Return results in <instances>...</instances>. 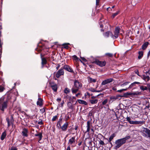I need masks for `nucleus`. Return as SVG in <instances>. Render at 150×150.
Here are the masks:
<instances>
[{
  "label": "nucleus",
  "instance_id": "obj_54",
  "mask_svg": "<svg viewBox=\"0 0 150 150\" xmlns=\"http://www.w3.org/2000/svg\"><path fill=\"white\" fill-rule=\"evenodd\" d=\"M103 25L102 24H100V27L102 28V29H101L100 30L101 32H104V30L103 29Z\"/></svg>",
  "mask_w": 150,
  "mask_h": 150
},
{
  "label": "nucleus",
  "instance_id": "obj_38",
  "mask_svg": "<svg viewBox=\"0 0 150 150\" xmlns=\"http://www.w3.org/2000/svg\"><path fill=\"white\" fill-rule=\"evenodd\" d=\"M119 11H117L116 13H113L112 15L111 18H114L116 16H117L119 13Z\"/></svg>",
  "mask_w": 150,
  "mask_h": 150
},
{
  "label": "nucleus",
  "instance_id": "obj_29",
  "mask_svg": "<svg viewBox=\"0 0 150 150\" xmlns=\"http://www.w3.org/2000/svg\"><path fill=\"white\" fill-rule=\"evenodd\" d=\"M62 122V119L59 118L57 122V127H58L59 128V126H60V125H61Z\"/></svg>",
  "mask_w": 150,
  "mask_h": 150
},
{
  "label": "nucleus",
  "instance_id": "obj_13",
  "mask_svg": "<svg viewBox=\"0 0 150 150\" xmlns=\"http://www.w3.org/2000/svg\"><path fill=\"white\" fill-rule=\"evenodd\" d=\"M41 58V64H42V68L43 67L44 65L46 64L47 63V61L45 57H42V54H40Z\"/></svg>",
  "mask_w": 150,
  "mask_h": 150
},
{
  "label": "nucleus",
  "instance_id": "obj_59",
  "mask_svg": "<svg viewBox=\"0 0 150 150\" xmlns=\"http://www.w3.org/2000/svg\"><path fill=\"white\" fill-rule=\"evenodd\" d=\"M90 91H91L92 92H96V90L94 88H91V89L89 90Z\"/></svg>",
  "mask_w": 150,
  "mask_h": 150
},
{
  "label": "nucleus",
  "instance_id": "obj_51",
  "mask_svg": "<svg viewBox=\"0 0 150 150\" xmlns=\"http://www.w3.org/2000/svg\"><path fill=\"white\" fill-rule=\"evenodd\" d=\"M127 120L128 121L130 124H131V121L130 117H127L126 118Z\"/></svg>",
  "mask_w": 150,
  "mask_h": 150
},
{
  "label": "nucleus",
  "instance_id": "obj_25",
  "mask_svg": "<svg viewBox=\"0 0 150 150\" xmlns=\"http://www.w3.org/2000/svg\"><path fill=\"white\" fill-rule=\"evenodd\" d=\"M35 136L36 137H38L39 138L38 142L41 140L42 137V133H40L39 134H35Z\"/></svg>",
  "mask_w": 150,
  "mask_h": 150
},
{
  "label": "nucleus",
  "instance_id": "obj_52",
  "mask_svg": "<svg viewBox=\"0 0 150 150\" xmlns=\"http://www.w3.org/2000/svg\"><path fill=\"white\" fill-rule=\"evenodd\" d=\"M140 83L139 82H134L132 83V87L135 86L136 84H139Z\"/></svg>",
  "mask_w": 150,
  "mask_h": 150
},
{
  "label": "nucleus",
  "instance_id": "obj_1",
  "mask_svg": "<svg viewBox=\"0 0 150 150\" xmlns=\"http://www.w3.org/2000/svg\"><path fill=\"white\" fill-rule=\"evenodd\" d=\"M9 101V97L3 96L0 98V110L4 113L8 106V103Z\"/></svg>",
  "mask_w": 150,
  "mask_h": 150
},
{
  "label": "nucleus",
  "instance_id": "obj_64",
  "mask_svg": "<svg viewBox=\"0 0 150 150\" xmlns=\"http://www.w3.org/2000/svg\"><path fill=\"white\" fill-rule=\"evenodd\" d=\"M66 150H71V148L69 145L67 146Z\"/></svg>",
  "mask_w": 150,
  "mask_h": 150
},
{
  "label": "nucleus",
  "instance_id": "obj_60",
  "mask_svg": "<svg viewBox=\"0 0 150 150\" xmlns=\"http://www.w3.org/2000/svg\"><path fill=\"white\" fill-rule=\"evenodd\" d=\"M134 72H135V73L137 74L138 76H140V75H139V72L138 70H135L134 71Z\"/></svg>",
  "mask_w": 150,
  "mask_h": 150
},
{
  "label": "nucleus",
  "instance_id": "obj_55",
  "mask_svg": "<svg viewBox=\"0 0 150 150\" xmlns=\"http://www.w3.org/2000/svg\"><path fill=\"white\" fill-rule=\"evenodd\" d=\"M80 58L84 62H87V60L84 57H80Z\"/></svg>",
  "mask_w": 150,
  "mask_h": 150
},
{
  "label": "nucleus",
  "instance_id": "obj_5",
  "mask_svg": "<svg viewBox=\"0 0 150 150\" xmlns=\"http://www.w3.org/2000/svg\"><path fill=\"white\" fill-rule=\"evenodd\" d=\"M120 30V28L119 26L116 27L115 28L114 31V35H113L112 33V38L114 39H115L117 38Z\"/></svg>",
  "mask_w": 150,
  "mask_h": 150
},
{
  "label": "nucleus",
  "instance_id": "obj_19",
  "mask_svg": "<svg viewBox=\"0 0 150 150\" xmlns=\"http://www.w3.org/2000/svg\"><path fill=\"white\" fill-rule=\"evenodd\" d=\"M112 32L110 31L106 32L103 34V35L105 37L108 38L110 35L112 38Z\"/></svg>",
  "mask_w": 150,
  "mask_h": 150
},
{
  "label": "nucleus",
  "instance_id": "obj_16",
  "mask_svg": "<svg viewBox=\"0 0 150 150\" xmlns=\"http://www.w3.org/2000/svg\"><path fill=\"white\" fill-rule=\"evenodd\" d=\"M22 135L24 137H27L28 136V129L24 128L23 129V131L22 132Z\"/></svg>",
  "mask_w": 150,
  "mask_h": 150
},
{
  "label": "nucleus",
  "instance_id": "obj_61",
  "mask_svg": "<svg viewBox=\"0 0 150 150\" xmlns=\"http://www.w3.org/2000/svg\"><path fill=\"white\" fill-rule=\"evenodd\" d=\"M64 103V100H63L62 102L60 104L61 105V107H63V105Z\"/></svg>",
  "mask_w": 150,
  "mask_h": 150
},
{
  "label": "nucleus",
  "instance_id": "obj_50",
  "mask_svg": "<svg viewBox=\"0 0 150 150\" xmlns=\"http://www.w3.org/2000/svg\"><path fill=\"white\" fill-rule=\"evenodd\" d=\"M100 0H96V6L97 7L99 5Z\"/></svg>",
  "mask_w": 150,
  "mask_h": 150
},
{
  "label": "nucleus",
  "instance_id": "obj_56",
  "mask_svg": "<svg viewBox=\"0 0 150 150\" xmlns=\"http://www.w3.org/2000/svg\"><path fill=\"white\" fill-rule=\"evenodd\" d=\"M10 150H18V149L16 147L12 146Z\"/></svg>",
  "mask_w": 150,
  "mask_h": 150
},
{
  "label": "nucleus",
  "instance_id": "obj_33",
  "mask_svg": "<svg viewBox=\"0 0 150 150\" xmlns=\"http://www.w3.org/2000/svg\"><path fill=\"white\" fill-rule=\"evenodd\" d=\"M6 121L7 122V127H9L11 125H13V123H11V122L10 121V119L8 117H7L6 119Z\"/></svg>",
  "mask_w": 150,
  "mask_h": 150
},
{
  "label": "nucleus",
  "instance_id": "obj_11",
  "mask_svg": "<svg viewBox=\"0 0 150 150\" xmlns=\"http://www.w3.org/2000/svg\"><path fill=\"white\" fill-rule=\"evenodd\" d=\"M51 87L54 92H57V85L54 83V82H50Z\"/></svg>",
  "mask_w": 150,
  "mask_h": 150
},
{
  "label": "nucleus",
  "instance_id": "obj_7",
  "mask_svg": "<svg viewBox=\"0 0 150 150\" xmlns=\"http://www.w3.org/2000/svg\"><path fill=\"white\" fill-rule=\"evenodd\" d=\"M120 95H118L115 96H111L110 97V102L111 101V102L116 100H120L121 98V97Z\"/></svg>",
  "mask_w": 150,
  "mask_h": 150
},
{
  "label": "nucleus",
  "instance_id": "obj_27",
  "mask_svg": "<svg viewBox=\"0 0 150 150\" xmlns=\"http://www.w3.org/2000/svg\"><path fill=\"white\" fill-rule=\"evenodd\" d=\"M6 135V132L5 131L2 134L1 137V140H3L5 139Z\"/></svg>",
  "mask_w": 150,
  "mask_h": 150
},
{
  "label": "nucleus",
  "instance_id": "obj_32",
  "mask_svg": "<svg viewBox=\"0 0 150 150\" xmlns=\"http://www.w3.org/2000/svg\"><path fill=\"white\" fill-rule=\"evenodd\" d=\"M98 99H95L90 100L89 101L91 104H94L98 102Z\"/></svg>",
  "mask_w": 150,
  "mask_h": 150
},
{
  "label": "nucleus",
  "instance_id": "obj_57",
  "mask_svg": "<svg viewBox=\"0 0 150 150\" xmlns=\"http://www.w3.org/2000/svg\"><path fill=\"white\" fill-rule=\"evenodd\" d=\"M38 124L40 125H43L44 124L42 120H41L40 121L38 122Z\"/></svg>",
  "mask_w": 150,
  "mask_h": 150
},
{
  "label": "nucleus",
  "instance_id": "obj_35",
  "mask_svg": "<svg viewBox=\"0 0 150 150\" xmlns=\"http://www.w3.org/2000/svg\"><path fill=\"white\" fill-rule=\"evenodd\" d=\"M129 95H131V93L127 92V93H123V95H121V96H122L121 98L123 97H127Z\"/></svg>",
  "mask_w": 150,
  "mask_h": 150
},
{
  "label": "nucleus",
  "instance_id": "obj_45",
  "mask_svg": "<svg viewBox=\"0 0 150 150\" xmlns=\"http://www.w3.org/2000/svg\"><path fill=\"white\" fill-rule=\"evenodd\" d=\"M108 100L107 99H105L102 102V105H105L107 103Z\"/></svg>",
  "mask_w": 150,
  "mask_h": 150
},
{
  "label": "nucleus",
  "instance_id": "obj_9",
  "mask_svg": "<svg viewBox=\"0 0 150 150\" xmlns=\"http://www.w3.org/2000/svg\"><path fill=\"white\" fill-rule=\"evenodd\" d=\"M64 73L63 69L62 67L57 72L56 74V76L57 78H59L61 76L63 75Z\"/></svg>",
  "mask_w": 150,
  "mask_h": 150
},
{
  "label": "nucleus",
  "instance_id": "obj_22",
  "mask_svg": "<svg viewBox=\"0 0 150 150\" xmlns=\"http://www.w3.org/2000/svg\"><path fill=\"white\" fill-rule=\"evenodd\" d=\"M149 44V42H144L142 45V49L143 50H145Z\"/></svg>",
  "mask_w": 150,
  "mask_h": 150
},
{
  "label": "nucleus",
  "instance_id": "obj_49",
  "mask_svg": "<svg viewBox=\"0 0 150 150\" xmlns=\"http://www.w3.org/2000/svg\"><path fill=\"white\" fill-rule=\"evenodd\" d=\"M99 144L101 145H103L105 144L104 143V142L101 140L100 139V141H99Z\"/></svg>",
  "mask_w": 150,
  "mask_h": 150
},
{
  "label": "nucleus",
  "instance_id": "obj_39",
  "mask_svg": "<svg viewBox=\"0 0 150 150\" xmlns=\"http://www.w3.org/2000/svg\"><path fill=\"white\" fill-rule=\"evenodd\" d=\"M89 82L90 83L94 82L95 83L96 81V79H93L91 77L89 78Z\"/></svg>",
  "mask_w": 150,
  "mask_h": 150
},
{
  "label": "nucleus",
  "instance_id": "obj_62",
  "mask_svg": "<svg viewBox=\"0 0 150 150\" xmlns=\"http://www.w3.org/2000/svg\"><path fill=\"white\" fill-rule=\"evenodd\" d=\"M60 67V65L59 64H57V66L56 67V69H57V70Z\"/></svg>",
  "mask_w": 150,
  "mask_h": 150
},
{
  "label": "nucleus",
  "instance_id": "obj_10",
  "mask_svg": "<svg viewBox=\"0 0 150 150\" xmlns=\"http://www.w3.org/2000/svg\"><path fill=\"white\" fill-rule=\"evenodd\" d=\"M68 125L69 122H66L62 126L60 125V126H59L62 131H66L67 130Z\"/></svg>",
  "mask_w": 150,
  "mask_h": 150
},
{
  "label": "nucleus",
  "instance_id": "obj_40",
  "mask_svg": "<svg viewBox=\"0 0 150 150\" xmlns=\"http://www.w3.org/2000/svg\"><path fill=\"white\" fill-rule=\"evenodd\" d=\"M70 92V90L68 88H65L64 90V93L66 94H67Z\"/></svg>",
  "mask_w": 150,
  "mask_h": 150
},
{
  "label": "nucleus",
  "instance_id": "obj_30",
  "mask_svg": "<svg viewBox=\"0 0 150 150\" xmlns=\"http://www.w3.org/2000/svg\"><path fill=\"white\" fill-rule=\"evenodd\" d=\"M78 101L80 104H84L85 105H87L88 104L87 103L86 101L82 100H78Z\"/></svg>",
  "mask_w": 150,
  "mask_h": 150
},
{
  "label": "nucleus",
  "instance_id": "obj_48",
  "mask_svg": "<svg viewBox=\"0 0 150 150\" xmlns=\"http://www.w3.org/2000/svg\"><path fill=\"white\" fill-rule=\"evenodd\" d=\"M73 57L74 60L76 61H77L79 59V58L76 55H74L73 56Z\"/></svg>",
  "mask_w": 150,
  "mask_h": 150
},
{
  "label": "nucleus",
  "instance_id": "obj_2",
  "mask_svg": "<svg viewBox=\"0 0 150 150\" xmlns=\"http://www.w3.org/2000/svg\"><path fill=\"white\" fill-rule=\"evenodd\" d=\"M82 86V84L78 80H75L74 81V85L71 89L72 93L73 94L76 93Z\"/></svg>",
  "mask_w": 150,
  "mask_h": 150
},
{
  "label": "nucleus",
  "instance_id": "obj_4",
  "mask_svg": "<svg viewBox=\"0 0 150 150\" xmlns=\"http://www.w3.org/2000/svg\"><path fill=\"white\" fill-rule=\"evenodd\" d=\"M64 69L67 71L70 72L73 74V75L75 76L77 74V72H74L72 68L69 65L65 64L62 67Z\"/></svg>",
  "mask_w": 150,
  "mask_h": 150
},
{
  "label": "nucleus",
  "instance_id": "obj_31",
  "mask_svg": "<svg viewBox=\"0 0 150 150\" xmlns=\"http://www.w3.org/2000/svg\"><path fill=\"white\" fill-rule=\"evenodd\" d=\"M142 79L147 82L150 80V77L149 76H146L145 75H143Z\"/></svg>",
  "mask_w": 150,
  "mask_h": 150
},
{
  "label": "nucleus",
  "instance_id": "obj_58",
  "mask_svg": "<svg viewBox=\"0 0 150 150\" xmlns=\"http://www.w3.org/2000/svg\"><path fill=\"white\" fill-rule=\"evenodd\" d=\"M146 85L148 86V89L149 92L150 93V84L149 83H147Z\"/></svg>",
  "mask_w": 150,
  "mask_h": 150
},
{
  "label": "nucleus",
  "instance_id": "obj_14",
  "mask_svg": "<svg viewBox=\"0 0 150 150\" xmlns=\"http://www.w3.org/2000/svg\"><path fill=\"white\" fill-rule=\"evenodd\" d=\"M143 131L146 133L145 136L150 138V130L147 128H144Z\"/></svg>",
  "mask_w": 150,
  "mask_h": 150
},
{
  "label": "nucleus",
  "instance_id": "obj_42",
  "mask_svg": "<svg viewBox=\"0 0 150 150\" xmlns=\"http://www.w3.org/2000/svg\"><path fill=\"white\" fill-rule=\"evenodd\" d=\"M58 114H57V115H55L52 118V121L54 122L58 118Z\"/></svg>",
  "mask_w": 150,
  "mask_h": 150
},
{
  "label": "nucleus",
  "instance_id": "obj_20",
  "mask_svg": "<svg viewBox=\"0 0 150 150\" xmlns=\"http://www.w3.org/2000/svg\"><path fill=\"white\" fill-rule=\"evenodd\" d=\"M132 134H133V138H136L138 137V133L137 130H133L132 131Z\"/></svg>",
  "mask_w": 150,
  "mask_h": 150
},
{
  "label": "nucleus",
  "instance_id": "obj_12",
  "mask_svg": "<svg viewBox=\"0 0 150 150\" xmlns=\"http://www.w3.org/2000/svg\"><path fill=\"white\" fill-rule=\"evenodd\" d=\"M114 81L112 78H109L103 81L101 84V85H104L108 83H110Z\"/></svg>",
  "mask_w": 150,
  "mask_h": 150
},
{
  "label": "nucleus",
  "instance_id": "obj_15",
  "mask_svg": "<svg viewBox=\"0 0 150 150\" xmlns=\"http://www.w3.org/2000/svg\"><path fill=\"white\" fill-rule=\"evenodd\" d=\"M92 122H90V121L89 120L87 121V132H89L90 131V128L91 127H93L92 126Z\"/></svg>",
  "mask_w": 150,
  "mask_h": 150
},
{
  "label": "nucleus",
  "instance_id": "obj_3",
  "mask_svg": "<svg viewBox=\"0 0 150 150\" xmlns=\"http://www.w3.org/2000/svg\"><path fill=\"white\" fill-rule=\"evenodd\" d=\"M130 138V136H127L124 138L118 139L116 140L115 143L116 145L115 147V149H117L122 145L125 143L127 140Z\"/></svg>",
  "mask_w": 150,
  "mask_h": 150
},
{
  "label": "nucleus",
  "instance_id": "obj_21",
  "mask_svg": "<svg viewBox=\"0 0 150 150\" xmlns=\"http://www.w3.org/2000/svg\"><path fill=\"white\" fill-rule=\"evenodd\" d=\"M116 111L115 112V115L117 117L118 116H120L122 114V109H117L116 110Z\"/></svg>",
  "mask_w": 150,
  "mask_h": 150
},
{
  "label": "nucleus",
  "instance_id": "obj_8",
  "mask_svg": "<svg viewBox=\"0 0 150 150\" xmlns=\"http://www.w3.org/2000/svg\"><path fill=\"white\" fill-rule=\"evenodd\" d=\"M45 46L41 42H40L38 45V47L36 49V50L39 52H41L42 50L45 48Z\"/></svg>",
  "mask_w": 150,
  "mask_h": 150
},
{
  "label": "nucleus",
  "instance_id": "obj_24",
  "mask_svg": "<svg viewBox=\"0 0 150 150\" xmlns=\"http://www.w3.org/2000/svg\"><path fill=\"white\" fill-rule=\"evenodd\" d=\"M75 136L72 137L71 139H69V143L71 144L73 143H75Z\"/></svg>",
  "mask_w": 150,
  "mask_h": 150
},
{
  "label": "nucleus",
  "instance_id": "obj_43",
  "mask_svg": "<svg viewBox=\"0 0 150 150\" xmlns=\"http://www.w3.org/2000/svg\"><path fill=\"white\" fill-rule=\"evenodd\" d=\"M69 43H68L67 44H66L65 43L64 44L62 45L64 46V48H65L66 49H68L69 48V46L67 45H69Z\"/></svg>",
  "mask_w": 150,
  "mask_h": 150
},
{
  "label": "nucleus",
  "instance_id": "obj_41",
  "mask_svg": "<svg viewBox=\"0 0 150 150\" xmlns=\"http://www.w3.org/2000/svg\"><path fill=\"white\" fill-rule=\"evenodd\" d=\"M105 55L108 57H113V54L112 53H107L105 54Z\"/></svg>",
  "mask_w": 150,
  "mask_h": 150
},
{
  "label": "nucleus",
  "instance_id": "obj_44",
  "mask_svg": "<svg viewBox=\"0 0 150 150\" xmlns=\"http://www.w3.org/2000/svg\"><path fill=\"white\" fill-rule=\"evenodd\" d=\"M141 93V92L132 93V96H137L140 95Z\"/></svg>",
  "mask_w": 150,
  "mask_h": 150
},
{
  "label": "nucleus",
  "instance_id": "obj_17",
  "mask_svg": "<svg viewBox=\"0 0 150 150\" xmlns=\"http://www.w3.org/2000/svg\"><path fill=\"white\" fill-rule=\"evenodd\" d=\"M43 100L40 98H39L37 102V105L41 107L43 105Z\"/></svg>",
  "mask_w": 150,
  "mask_h": 150
},
{
  "label": "nucleus",
  "instance_id": "obj_23",
  "mask_svg": "<svg viewBox=\"0 0 150 150\" xmlns=\"http://www.w3.org/2000/svg\"><path fill=\"white\" fill-rule=\"evenodd\" d=\"M116 136V134L115 133H114L112 134L109 137L108 139H105L108 140V142H110L112 141V140L113 139V138Z\"/></svg>",
  "mask_w": 150,
  "mask_h": 150
},
{
  "label": "nucleus",
  "instance_id": "obj_47",
  "mask_svg": "<svg viewBox=\"0 0 150 150\" xmlns=\"http://www.w3.org/2000/svg\"><path fill=\"white\" fill-rule=\"evenodd\" d=\"M45 109H46V108L45 107H44L43 108L40 109V110L41 113L42 114H43L44 112H45Z\"/></svg>",
  "mask_w": 150,
  "mask_h": 150
},
{
  "label": "nucleus",
  "instance_id": "obj_28",
  "mask_svg": "<svg viewBox=\"0 0 150 150\" xmlns=\"http://www.w3.org/2000/svg\"><path fill=\"white\" fill-rule=\"evenodd\" d=\"M131 52H130V50H129L127 51L126 52L125 54L126 56H127V58L128 57V58H131Z\"/></svg>",
  "mask_w": 150,
  "mask_h": 150
},
{
  "label": "nucleus",
  "instance_id": "obj_34",
  "mask_svg": "<svg viewBox=\"0 0 150 150\" xmlns=\"http://www.w3.org/2000/svg\"><path fill=\"white\" fill-rule=\"evenodd\" d=\"M5 89V86L4 84L0 85V93L3 92Z\"/></svg>",
  "mask_w": 150,
  "mask_h": 150
},
{
  "label": "nucleus",
  "instance_id": "obj_18",
  "mask_svg": "<svg viewBox=\"0 0 150 150\" xmlns=\"http://www.w3.org/2000/svg\"><path fill=\"white\" fill-rule=\"evenodd\" d=\"M144 121H132V124H138L140 125L145 123Z\"/></svg>",
  "mask_w": 150,
  "mask_h": 150
},
{
  "label": "nucleus",
  "instance_id": "obj_36",
  "mask_svg": "<svg viewBox=\"0 0 150 150\" xmlns=\"http://www.w3.org/2000/svg\"><path fill=\"white\" fill-rule=\"evenodd\" d=\"M140 89L143 91L146 90L148 89V86H141L140 87Z\"/></svg>",
  "mask_w": 150,
  "mask_h": 150
},
{
  "label": "nucleus",
  "instance_id": "obj_53",
  "mask_svg": "<svg viewBox=\"0 0 150 150\" xmlns=\"http://www.w3.org/2000/svg\"><path fill=\"white\" fill-rule=\"evenodd\" d=\"M130 82H124L123 84H122L121 85V86H124L126 85L127 84H128L129 83H130Z\"/></svg>",
  "mask_w": 150,
  "mask_h": 150
},
{
  "label": "nucleus",
  "instance_id": "obj_26",
  "mask_svg": "<svg viewBox=\"0 0 150 150\" xmlns=\"http://www.w3.org/2000/svg\"><path fill=\"white\" fill-rule=\"evenodd\" d=\"M139 55L138 58L139 59H141L143 56L144 54L143 51H140L138 52Z\"/></svg>",
  "mask_w": 150,
  "mask_h": 150
},
{
  "label": "nucleus",
  "instance_id": "obj_63",
  "mask_svg": "<svg viewBox=\"0 0 150 150\" xmlns=\"http://www.w3.org/2000/svg\"><path fill=\"white\" fill-rule=\"evenodd\" d=\"M56 100L57 102H59L60 101H61V98H58L56 99Z\"/></svg>",
  "mask_w": 150,
  "mask_h": 150
},
{
  "label": "nucleus",
  "instance_id": "obj_6",
  "mask_svg": "<svg viewBox=\"0 0 150 150\" xmlns=\"http://www.w3.org/2000/svg\"><path fill=\"white\" fill-rule=\"evenodd\" d=\"M92 63L96 64L100 67H103L105 66L106 64V62L105 61H101L97 59H96Z\"/></svg>",
  "mask_w": 150,
  "mask_h": 150
},
{
  "label": "nucleus",
  "instance_id": "obj_37",
  "mask_svg": "<svg viewBox=\"0 0 150 150\" xmlns=\"http://www.w3.org/2000/svg\"><path fill=\"white\" fill-rule=\"evenodd\" d=\"M67 105L69 109H73V106L71 102H68Z\"/></svg>",
  "mask_w": 150,
  "mask_h": 150
},
{
  "label": "nucleus",
  "instance_id": "obj_46",
  "mask_svg": "<svg viewBox=\"0 0 150 150\" xmlns=\"http://www.w3.org/2000/svg\"><path fill=\"white\" fill-rule=\"evenodd\" d=\"M14 120L13 119V116L12 115L11 116V118L10 119V121L11 122V123H12L13 122Z\"/></svg>",
  "mask_w": 150,
  "mask_h": 150
}]
</instances>
